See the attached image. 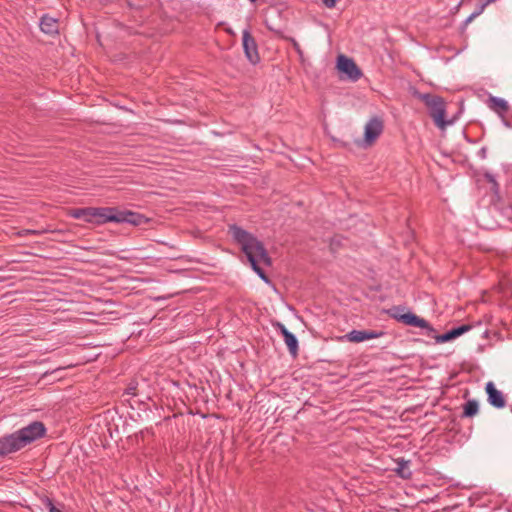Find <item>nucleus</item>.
<instances>
[{
  "label": "nucleus",
  "mask_w": 512,
  "mask_h": 512,
  "mask_svg": "<svg viewBox=\"0 0 512 512\" xmlns=\"http://www.w3.org/2000/svg\"><path fill=\"white\" fill-rule=\"evenodd\" d=\"M228 233L232 239L241 248V251L247 257L252 270L265 282L270 283V278L261 268L260 263L265 266L272 265V259L269 256L263 242L257 239L252 233L246 231L237 224H231L228 227Z\"/></svg>",
  "instance_id": "nucleus-1"
},
{
  "label": "nucleus",
  "mask_w": 512,
  "mask_h": 512,
  "mask_svg": "<svg viewBox=\"0 0 512 512\" xmlns=\"http://www.w3.org/2000/svg\"><path fill=\"white\" fill-rule=\"evenodd\" d=\"M419 99L427 106L429 115L435 125L440 129H445L453 123L452 120H446V102L443 97L435 94H419Z\"/></svg>",
  "instance_id": "nucleus-2"
},
{
  "label": "nucleus",
  "mask_w": 512,
  "mask_h": 512,
  "mask_svg": "<svg viewBox=\"0 0 512 512\" xmlns=\"http://www.w3.org/2000/svg\"><path fill=\"white\" fill-rule=\"evenodd\" d=\"M112 207L72 208L68 215L75 219H83L87 223L103 225L111 222Z\"/></svg>",
  "instance_id": "nucleus-3"
},
{
  "label": "nucleus",
  "mask_w": 512,
  "mask_h": 512,
  "mask_svg": "<svg viewBox=\"0 0 512 512\" xmlns=\"http://www.w3.org/2000/svg\"><path fill=\"white\" fill-rule=\"evenodd\" d=\"M403 311H404V307L393 306L390 309L386 310V313L391 318H393V319L397 320L398 322L403 323L405 325L424 328V329L429 330L430 333L435 332V329L424 318H421L410 311H408L406 313H402Z\"/></svg>",
  "instance_id": "nucleus-4"
},
{
  "label": "nucleus",
  "mask_w": 512,
  "mask_h": 512,
  "mask_svg": "<svg viewBox=\"0 0 512 512\" xmlns=\"http://www.w3.org/2000/svg\"><path fill=\"white\" fill-rule=\"evenodd\" d=\"M111 222L128 223L133 226H140L150 222L145 215L130 210H121L118 207H112Z\"/></svg>",
  "instance_id": "nucleus-5"
},
{
  "label": "nucleus",
  "mask_w": 512,
  "mask_h": 512,
  "mask_svg": "<svg viewBox=\"0 0 512 512\" xmlns=\"http://www.w3.org/2000/svg\"><path fill=\"white\" fill-rule=\"evenodd\" d=\"M46 427L41 421H33L29 425L16 431L24 446L43 438L46 435Z\"/></svg>",
  "instance_id": "nucleus-6"
},
{
  "label": "nucleus",
  "mask_w": 512,
  "mask_h": 512,
  "mask_svg": "<svg viewBox=\"0 0 512 512\" xmlns=\"http://www.w3.org/2000/svg\"><path fill=\"white\" fill-rule=\"evenodd\" d=\"M25 446L16 431L0 437V457H6L23 449Z\"/></svg>",
  "instance_id": "nucleus-7"
},
{
  "label": "nucleus",
  "mask_w": 512,
  "mask_h": 512,
  "mask_svg": "<svg viewBox=\"0 0 512 512\" xmlns=\"http://www.w3.org/2000/svg\"><path fill=\"white\" fill-rule=\"evenodd\" d=\"M242 45H243L245 56L248 59V61L253 65L258 64L260 62L258 45H257L255 38L253 37V35L251 34V32L248 29H245L243 31Z\"/></svg>",
  "instance_id": "nucleus-8"
},
{
  "label": "nucleus",
  "mask_w": 512,
  "mask_h": 512,
  "mask_svg": "<svg viewBox=\"0 0 512 512\" xmlns=\"http://www.w3.org/2000/svg\"><path fill=\"white\" fill-rule=\"evenodd\" d=\"M337 68L341 73L345 74L347 78L352 81H357L362 77V71L357 66L355 61L345 55L338 56Z\"/></svg>",
  "instance_id": "nucleus-9"
},
{
  "label": "nucleus",
  "mask_w": 512,
  "mask_h": 512,
  "mask_svg": "<svg viewBox=\"0 0 512 512\" xmlns=\"http://www.w3.org/2000/svg\"><path fill=\"white\" fill-rule=\"evenodd\" d=\"M471 328L472 325L470 324H462L440 335H437L436 331L434 333H430L429 330H427V336L434 338L437 343H445L463 335L464 333L468 332Z\"/></svg>",
  "instance_id": "nucleus-10"
},
{
  "label": "nucleus",
  "mask_w": 512,
  "mask_h": 512,
  "mask_svg": "<svg viewBox=\"0 0 512 512\" xmlns=\"http://www.w3.org/2000/svg\"><path fill=\"white\" fill-rule=\"evenodd\" d=\"M384 128L383 121L377 117L371 118L365 126L364 140L367 144H372L382 133Z\"/></svg>",
  "instance_id": "nucleus-11"
},
{
  "label": "nucleus",
  "mask_w": 512,
  "mask_h": 512,
  "mask_svg": "<svg viewBox=\"0 0 512 512\" xmlns=\"http://www.w3.org/2000/svg\"><path fill=\"white\" fill-rule=\"evenodd\" d=\"M273 327L283 336L290 354L296 357L298 354V340L296 336L291 333L281 322L273 323Z\"/></svg>",
  "instance_id": "nucleus-12"
},
{
  "label": "nucleus",
  "mask_w": 512,
  "mask_h": 512,
  "mask_svg": "<svg viewBox=\"0 0 512 512\" xmlns=\"http://www.w3.org/2000/svg\"><path fill=\"white\" fill-rule=\"evenodd\" d=\"M384 334V331L352 330L345 335V338L350 342L359 343L365 340L381 337Z\"/></svg>",
  "instance_id": "nucleus-13"
},
{
  "label": "nucleus",
  "mask_w": 512,
  "mask_h": 512,
  "mask_svg": "<svg viewBox=\"0 0 512 512\" xmlns=\"http://www.w3.org/2000/svg\"><path fill=\"white\" fill-rule=\"evenodd\" d=\"M488 395V402L495 408H503L506 405V398L504 394L498 390L493 382H488L485 386Z\"/></svg>",
  "instance_id": "nucleus-14"
},
{
  "label": "nucleus",
  "mask_w": 512,
  "mask_h": 512,
  "mask_svg": "<svg viewBox=\"0 0 512 512\" xmlns=\"http://www.w3.org/2000/svg\"><path fill=\"white\" fill-rule=\"evenodd\" d=\"M40 29L47 35H56L59 33L58 20L48 15H44L40 20Z\"/></svg>",
  "instance_id": "nucleus-15"
},
{
  "label": "nucleus",
  "mask_w": 512,
  "mask_h": 512,
  "mask_svg": "<svg viewBox=\"0 0 512 512\" xmlns=\"http://www.w3.org/2000/svg\"><path fill=\"white\" fill-rule=\"evenodd\" d=\"M479 411V404L476 400H468L463 405V412L461 417L462 418H472L474 417Z\"/></svg>",
  "instance_id": "nucleus-16"
},
{
  "label": "nucleus",
  "mask_w": 512,
  "mask_h": 512,
  "mask_svg": "<svg viewBox=\"0 0 512 512\" xmlns=\"http://www.w3.org/2000/svg\"><path fill=\"white\" fill-rule=\"evenodd\" d=\"M490 108L494 111L500 113V112H507L509 109L507 101L501 98L497 97H490Z\"/></svg>",
  "instance_id": "nucleus-17"
},
{
  "label": "nucleus",
  "mask_w": 512,
  "mask_h": 512,
  "mask_svg": "<svg viewBox=\"0 0 512 512\" xmlns=\"http://www.w3.org/2000/svg\"><path fill=\"white\" fill-rule=\"evenodd\" d=\"M396 472L401 478L410 479L412 476V472L409 467V461H405L403 459L399 461Z\"/></svg>",
  "instance_id": "nucleus-18"
},
{
  "label": "nucleus",
  "mask_w": 512,
  "mask_h": 512,
  "mask_svg": "<svg viewBox=\"0 0 512 512\" xmlns=\"http://www.w3.org/2000/svg\"><path fill=\"white\" fill-rule=\"evenodd\" d=\"M54 232L61 233L62 231L61 230H51V229H48V228L41 229V230L24 229V230H22L20 232V235L21 236H26V235H42V234H45V233H54Z\"/></svg>",
  "instance_id": "nucleus-19"
},
{
  "label": "nucleus",
  "mask_w": 512,
  "mask_h": 512,
  "mask_svg": "<svg viewBox=\"0 0 512 512\" xmlns=\"http://www.w3.org/2000/svg\"><path fill=\"white\" fill-rule=\"evenodd\" d=\"M40 500H41V503L48 509L49 512L61 511L54 505L53 500L51 498H49L48 496L44 495L43 497L40 498Z\"/></svg>",
  "instance_id": "nucleus-20"
},
{
  "label": "nucleus",
  "mask_w": 512,
  "mask_h": 512,
  "mask_svg": "<svg viewBox=\"0 0 512 512\" xmlns=\"http://www.w3.org/2000/svg\"><path fill=\"white\" fill-rule=\"evenodd\" d=\"M484 178L487 180V182H489L491 184V190L494 193H498V191H499V184L497 183L495 177L491 173L486 172L484 174Z\"/></svg>",
  "instance_id": "nucleus-21"
},
{
  "label": "nucleus",
  "mask_w": 512,
  "mask_h": 512,
  "mask_svg": "<svg viewBox=\"0 0 512 512\" xmlns=\"http://www.w3.org/2000/svg\"><path fill=\"white\" fill-rule=\"evenodd\" d=\"M136 390H137V383L136 382H131V383H129V385L125 389V393L128 394V395L135 396L136 395Z\"/></svg>",
  "instance_id": "nucleus-22"
},
{
  "label": "nucleus",
  "mask_w": 512,
  "mask_h": 512,
  "mask_svg": "<svg viewBox=\"0 0 512 512\" xmlns=\"http://www.w3.org/2000/svg\"><path fill=\"white\" fill-rule=\"evenodd\" d=\"M336 1H337V0H322L323 4H324L327 8H333V7H335V5H336Z\"/></svg>",
  "instance_id": "nucleus-23"
},
{
  "label": "nucleus",
  "mask_w": 512,
  "mask_h": 512,
  "mask_svg": "<svg viewBox=\"0 0 512 512\" xmlns=\"http://www.w3.org/2000/svg\"><path fill=\"white\" fill-rule=\"evenodd\" d=\"M290 40L292 42V45H293L294 49L301 55L302 54V50L300 48L299 43L295 39H293V38H291Z\"/></svg>",
  "instance_id": "nucleus-24"
},
{
  "label": "nucleus",
  "mask_w": 512,
  "mask_h": 512,
  "mask_svg": "<svg viewBox=\"0 0 512 512\" xmlns=\"http://www.w3.org/2000/svg\"><path fill=\"white\" fill-rule=\"evenodd\" d=\"M127 2V5L130 7V8H133V9H138L140 6L133 3L131 0H126Z\"/></svg>",
  "instance_id": "nucleus-25"
},
{
  "label": "nucleus",
  "mask_w": 512,
  "mask_h": 512,
  "mask_svg": "<svg viewBox=\"0 0 512 512\" xmlns=\"http://www.w3.org/2000/svg\"><path fill=\"white\" fill-rule=\"evenodd\" d=\"M488 333H489V332H488V330H485V332H484V337H486V338H487V337H488Z\"/></svg>",
  "instance_id": "nucleus-26"
},
{
  "label": "nucleus",
  "mask_w": 512,
  "mask_h": 512,
  "mask_svg": "<svg viewBox=\"0 0 512 512\" xmlns=\"http://www.w3.org/2000/svg\"><path fill=\"white\" fill-rule=\"evenodd\" d=\"M229 34H233L232 30L229 28L226 30Z\"/></svg>",
  "instance_id": "nucleus-27"
},
{
  "label": "nucleus",
  "mask_w": 512,
  "mask_h": 512,
  "mask_svg": "<svg viewBox=\"0 0 512 512\" xmlns=\"http://www.w3.org/2000/svg\"><path fill=\"white\" fill-rule=\"evenodd\" d=\"M59 512H63V511H59Z\"/></svg>",
  "instance_id": "nucleus-28"
}]
</instances>
